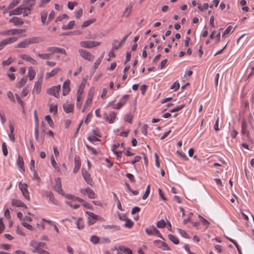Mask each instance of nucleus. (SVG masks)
<instances>
[{"instance_id":"obj_6","label":"nucleus","mask_w":254,"mask_h":254,"mask_svg":"<svg viewBox=\"0 0 254 254\" xmlns=\"http://www.w3.org/2000/svg\"><path fill=\"white\" fill-rule=\"evenodd\" d=\"M103 117L106 122L111 123V109L110 106H108L103 108Z\"/></svg>"},{"instance_id":"obj_33","label":"nucleus","mask_w":254,"mask_h":254,"mask_svg":"<svg viewBox=\"0 0 254 254\" xmlns=\"http://www.w3.org/2000/svg\"><path fill=\"white\" fill-rule=\"evenodd\" d=\"M132 11V6H128L127 7L123 12L122 16L128 17L130 12Z\"/></svg>"},{"instance_id":"obj_47","label":"nucleus","mask_w":254,"mask_h":254,"mask_svg":"<svg viewBox=\"0 0 254 254\" xmlns=\"http://www.w3.org/2000/svg\"><path fill=\"white\" fill-rule=\"evenodd\" d=\"M178 232L182 237L186 239H190V238L185 230L178 229Z\"/></svg>"},{"instance_id":"obj_13","label":"nucleus","mask_w":254,"mask_h":254,"mask_svg":"<svg viewBox=\"0 0 254 254\" xmlns=\"http://www.w3.org/2000/svg\"><path fill=\"white\" fill-rule=\"evenodd\" d=\"M153 243L156 246H157L159 248H161L164 250L166 251L170 250V248L168 246V245L166 243L162 242L160 240H155L154 241Z\"/></svg>"},{"instance_id":"obj_24","label":"nucleus","mask_w":254,"mask_h":254,"mask_svg":"<svg viewBox=\"0 0 254 254\" xmlns=\"http://www.w3.org/2000/svg\"><path fill=\"white\" fill-rule=\"evenodd\" d=\"M73 219L76 220L75 224L78 229L81 230L83 229L84 223L83 219L81 218H78L76 219V218L73 217Z\"/></svg>"},{"instance_id":"obj_50","label":"nucleus","mask_w":254,"mask_h":254,"mask_svg":"<svg viewBox=\"0 0 254 254\" xmlns=\"http://www.w3.org/2000/svg\"><path fill=\"white\" fill-rule=\"evenodd\" d=\"M121 250H123V253L125 254H132V252L131 249L126 248L125 246L121 247Z\"/></svg>"},{"instance_id":"obj_44","label":"nucleus","mask_w":254,"mask_h":254,"mask_svg":"<svg viewBox=\"0 0 254 254\" xmlns=\"http://www.w3.org/2000/svg\"><path fill=\"white\" fill-rule=\"evenodd\" d=\"M13 61H14V59L11 57H9L8 58V59L7 60L3 61L2 62V64L3 66L8 65L10 64H11L12 63H13Z\"/></svg>"},{"instance_id":"obj_49","label":"nucleus","mask_w":254,"mask_h":254,"mask_svg":"<svg viewBox=\"0 0 254 254\" xmlns=\"http://www.w3.org/2000/svg\"><path fill=\"white\" fill-rule=\"evenodd\" d=\"M150 185H148L146 189L145 193H144L143 195L142 196L143 199H145L148 197L149 192H150Z\"/></svg>"},{"instance_id":"obj_7","label":"nucleus","mask_w":254,"mask_h":254,"mask_svg":"<svg viewBox=\"0 0 254 254\" xmlns=\"http://www.w3.org/2000/svg\"><path fill=\"white\" fill-rule=\"evenodd\" d=\"M60 90L61 86L58 85L57 86H53L52 88L48 89L47 93L50 95H53L55 97L59 98L60 97L59 92Z\"/></svg>"},{"instance_id":"obj_37","label":"nucleus","mask_w":254,"mask_h":254,"mask_svg":"<svg viewBox=\"0 0 254 254\" xmlns=\"http://www.w3.org/2000/svg\"><path fill=\"white\" fill-rule=\"evenodd\" d=\"M124 221H125V223L124 225V227L127 228H131L133 226V222L129 219L127 218Z\"/></svg>"},{"instance_id":"obj_15","label":"nucleus","mask_w":254,"mask_h":254,"mask_svg":"<svg viewBox=\"0 0 254 254\" xmlns=\"http://www.w3.org/2000/svg\"><path fill=\"white\" fill-rule=\"evenodd\" d=\"M16 164L19 167V169L22 172H25L24 163L22 157L18 155L17 159L16 160Z\"/></svg>"},{"instance_id":"obj_35","label":"nucleus","mask_w":254,"mask_h":254,"mask_svg":"<svg viewBox=\"0 0 254 254\" xmlns=\"http://www.w3.org/2000/svg\"><path fill=\"white\" fill-rule=\"evenodd\" d=\"M47 12L45 11H42L40 13V16H41V22L43 23V24H46V19L47 17ZM48 23H47V24Z\"/></svg>"},{"instance_id":"obj_41","label":"nucleus","mask_w":254,"mask_h":254,"mask_svg":"<svg viewBox=\"0 0 254 254\" xmlns=\"http://www.w3.org/2000/svg\"><path fill=\"white\" fill-rule=\"evenodd\" d=\"M50 112H53L54 114H56L58 112V106L56 104H52L50 106L49 109Z\"/></svg>"},{"instance_id":"obj_40","label":"nucleus","mask_w":254,"mask_h":254,"mask_svg":"<svg viewBox=\"0 0 254 254\" xmlns=\"http://www.w3.org/2000/svg\"><path fill=\"white\" fill-rule=\"evenodd\" d=\"M21 225L27 229L28 230L31 231H34L35 230L34 227L30 224H28L27 223L25 222H21Z\"/></svg>"},{"instance_id":"obj_48","label":"nucleus","mask_w":254,"mask_h":254,"mask_svg":"<svg viewBox=\"0 0 254 254\" xmlns=\"http://www.w3.org/2000/svg\"><path fill=\"white\" fill-rule=\"evenodd\" d=\"M198 218L200 219L201 221L203 223L204 226H206V228L208 227L210 224V223L205 218H204L200 215H198Z\"/></svg>"},{"instance_id":"obj_54","label":"nucleus","mask_w":254,"mask_h":254,"mask_svg":"<svg viewBox=\"0 0 254 254\" xmlns=\"http://www.w3.org/2000/svg\"><path fill=\"white\" fill-rule=\"evenodd\" d=\"M18 39V38L15 37H11L9 38H6V41L7 42L8 45L10 44H12L16 42Z\"/></svg>"},{"instance_id":"obj_46","label":"nucleus","mask_w":254,"mask_h":254,"mask_svg":"<svg viewBox=\"0 0 254 254\" xmlns=\"http://www.w3.org/2000/svg\"><path fill=\"white\" fill-rule=\"evenodd\" d=\"M95 21V19H92L90 20H86L84 21L83 24H82L81 26L82 27H86L90 25L92 23L94 22Z\"/></svg>"},{"instance_id":"obj_60","label":"nucleus","mask_w":254,"mask_h":254,"mask_svg":"<svg viewBox=\"0 0 254 254\" xmlns=\"http://www.w3.org/2000/svg\"><path fill=\"white\" fill-rule=\"evenodd\" d=\"M0 119L2 124L3 125L6 120V117L4 113L0 112Z\"/></svg>"},{"instance_id":"obj_34","label":"nucleus","mask_w":254,"mask_h":254,"mask_svg":"<svg viewBox=\"0 0 254 254\" xmlns=\"http://www.w3.org/2000/svg\"><path fill=\"white\" fill-rule=\"evenodd\" d=\"M103 57L102 56H101L99 58H98L96 61L95 62L94 65L92 66V69L93 70V72H95L96 69L98 68L99 65L100 64L102 60Z\"/></svg>"},{"instance_id":"obj_28","label":"nucleus","mask_w":254,"mask_h":254,"mask_svg":"<svg viewBox=\"0 0 254 254\" xmlns=\"http://www.w3.org/2000/svg\"><path fill=\"white\" fill-rule=\"evenodd\" d=\"M36 75V72L32 67H30L28 69V77L30 80H32Z\"/></svg>"},{"instance_id":"obj_38","label":"nucleus","mask_w":254,"mask_h":254,"mask_svg":"<svg viewBox=\"0 0 254 254\" xmlns=\"http://www.w3.org/2000/svg\"><path fill=\"white\" fill-rule=\"evenodd\" d=\"M48 54H51V56L55 53H57V47H49L46 49Z\"/></svg>"},{"instance_id":"obj_63","label":"nucleus","mask_w":254,"mask_h":254,"mask_svg":"<svg viewBox=\"0 0 254 254\" xmlns=\"http://www.w3.org/2000/svg\"><path fill=\"white\" fill-rule=\"evenodd\" d=\"M83 10L82 8H80L75 11V17L76 18L79 19L82 16Z\"/></svg>"},{"instance_id":"obj_9","label":"nucleus","mask_w":254,"mask_h":254,"mask_svg":"<svg viewBox=\"0 0 254 254\" xmlns=\"http://www.w3.org/2000/svg\"><path fill=\"white\" fill-rule=\"evenodd\" d=\"M86 213L88 215V222L90 225L94 224L100 218L92 212L87 211Z\"/></svg>"},{"instance_id":"obj_10","label":"nucleus","mask_w":254,"mask_h":254,"mask_svg":"<svg viewBox=\"0 0 254 254\" xmlns=\"http://www.w3.org/2000/svg\"><path fill=\"white\" fill-rule=\"evenodd\" d=\"M55 190L60 194L64 195V192L62 188L61 180L60 178L55 179Z\"/></svg>"},{"instance_id":"obj_23","label":"nucleus","mask_w":254,"mask_h":254,"mask_svg":"<svg viewBox=\"0 0 254 254\" xmlns=\"http://www.w3.org/2000/svg\"><path fill=\"white\" fill-rule=\"evenodd\" d=\"M93 95V90H90L88 94L87 98L85 103V106H88L91 103Z\"/></svg>"},{"instance_id":"obj_30","label":"nucleus","mask_w":254,"mask_h":254,"mask_svg":"<svg viewBox=\"0 0 254 254\" xmlns=\"http://www.w3.org/2000/svg\"><path fill=\"white\" fill-rule=\"evenodd\" d=\"M27 78L26 77H22L21 80L17 83L16 87L18 88H20L23 86L27 82Z\"/></svg>"},{"instance_id":"obj_59","label":"nucleus","mask_w":254,"mask_h":254,"mask_svg":"<svg viewBox=\"0 0 254 254\" xmlns=\"http://www.w3.org/2000/svg\"><path fill=\"white\" fill-rule=\"evenodd\" d=\"M2 150L3 154L4 156H6L8 153L6 145L5 142H3L2 144Z\"/></svg>"},{"instance_id":"obj_55","label":"nucleus","mask_w":254,"mask_h":254,"mask_svg":"<svg viewBox=\"0 0 254 254\" xmlns=\"http://www.w3.org/2000/svg\"><path fill=\"white\" fill-rule=\"evenodd\" d=\"M86 147L87 148V149L91 151L94 155H97L98 154V151L95 149L94 148H93V147L90 146L88 144H86Z\"/></svg>"},{"instance_id":"obj_26","label":"nucleus","mask_w":254,"mask_h":254,"mask_svg":"<svg viewBox=\"0 0 254 254\" xmlns=\"http://www.w3.org/2000/svg\"><path fill=\"white\" fill-rule=\"evenodd\" d=\"M29 45V43L28 39H26L24 40L21 42L19 43L17 46H15V48H25L28 47Z\"/></svg>"},{"instance_id":"obj_1","label":"nucleus","mask_w":254,"mask_h":254,"mask_svg":"<svg viewBox=\"0 0 254 254\" xmlns=\"http://www.w3.org/2000/svg\"><path fill=\"white\" fill-rule=\"evenodd\" d=\"M32 4L31 3H25L23 2L22 4L18 6L16 8L9 11V15L11 16L13 15H19L21 14L23 16L25 17L30 14Z\"/></svg>"},{"instance_id":"obj_2","label":"nucleus","mask_w":254,"mask_h":254,"mask_svg":"<svg viewBox=\"0 0 254 254\" xmlns=\"http://www.w3.org/2000/svg\"><path fill=\"white\" fill-rule=\"evenodd\" d=\"M30 246L34 249L32 251L33 253H36L39 254H48V251L44 250L42 249H41L40 246L39 245V243L34 240H32L30 242Z\"/></svg>"},{"instance_id":"obj_43","label":"nucleus","mask_w":254,"mask_h":254,"mask_svg":"<svg viewBox=\"0 0 254 254\" xmlns=\"http://www.w3.org/2000/svg\"><path fill=\"white\" fill-rule=\"evenodd\" d=\"M87 139L91 143H94V141H99L100 139L95 135H90L87 137Z\"/></svg>"},{"instance_id":"obj_56","label":"nucleus","mask_w":254,"mask_h":254,"mask_svg":"<svg viewBox=\"0 0 254 254\" xmlns=\"http://www.w3.org/2000/svg\"><path fill=\"white\" fill-rule=\"evenodd\" d=\"M156 226L159 228H162L165 226V221L162 219L160 221H158L156 223Z\"/></svg>"},{"instance_id":"obj_11","label":"nucleus","mask_w":254,"mask_h":254,"mask_svg":"<svg viewBox=\"0 0 254 254\" xmlns=\"http://www.w3.org/2000/svg\"><path fill=\"white\" fill-rule=\"evenodd\" d=\"M80 191L81 193L85 195L87 194L88 197L90 199H94L96 198V194L94 191L89 188H87L85 189H81Z\"/></svg>"},{"instance_id":"obj_31","label":"nucleus","mask_w":254,"mask_h":254,"mask_svg":"<svg viewBox=\"0 0 254 254\" xmlns=\"http://www.w3.org/2000/svg\"><path fill=\"white\" fill-rule=\"evenodd\" d=\"M131 34V32H130L128 34H127L126 36H125L123 39L121 41V42L119 43V45L117 47H116L115 46L112 45V48H114L115 49L117 50L118 48H119L120 47L122 46L123 44H124L126 41L127 39V38L128 36Z\"/></svg>"},{"instance_id":"obj_20","label":"nucleus","mask_w":254,"mask_h":254,"mask_svg":"<svg viewBox=\"0 0 254 254\" xmlns=\"http://www.w3.org/2000/svg\"><path fill=\"white\" fill-rule=\"evenodd\" d=\"M74 167L73 168V173L77 172L80 167V158L78 156H75L74 159Z\"/></svg>"},{"instance_id":"obj_39","label":"nucleus","mask_w":254,"mask_h":254,"mask_svg":"<svg viewBox=\"0 0 254 254\" xmlns=\"http://www.w3.org/2000/svg\"><path fill=\"white\" fill-rule=\"evenodd\" d=\"M90 241L93 244L96 245L98 243H100V238H98L97 236L92 235L90 238Z\"/></svg>"},{"instance_id":"obj_64","label":"nucleus","mask_w":254,"mask_h":254,"mask_svg":"<svg viewBox=\"0 0 254 254\" xmlns=\"http://www.w3.org/2000/svg\"><path fill=\"white\" fill-rule=\"evenodd\" d=\"M49 201L50 202L55 204V205H58L59 204V202L55 198L54 196H53V195H50V197L49 198Z\"/></svg>"},{"instance_id":"obj_25","label":"nucleus","mask_w":254,"mask_h":254,"mask_svg":"<svg viewBox=\"0 0 254 254\" xmlns=\"http://www.w3.org/2000/svg\"><path fill=\"white\" fill-rule=\"evenodd\" d=\"M21 58L23 60L30 62L32 64H36L37 63L36 61L29 55L23 54L21 56Z\"/></svg>"},{"instance_id":"obj_22","label":"nucleus","mask_w":254,"mask_h":254,"mask_svg":"<svg viewBox=\"0 0 254 254\" xmlns=\"http://www.w3.org/2000/svg\"><path fill=\"white\" fill-rule=\"evenodd\" d=\"M61 69L60 68H55L54 69H53L51 71L49 72H47L46 74V78L48 79L50 77L54 76L59 73Z\"/></svg>"},{"instance_id":"obj_12","label":"nucleus","mask_w":254,"mask_h":254,"mask_svg":"<svg viewBox=\"0 0 254 254\" xmlns=\"http://www.w3.org/2000/svg\"><path fill=\"white\" fill-rule=\"evenodd\" d=\"M11 204L12 206L27 208L26 205L21 200L18 199L12 198L11 200Z\"/></svg>"},{"instance_id":"obj_51","label":"nucleus","mask_w":254,"mask_h":254,"mask_svg":"<svg viewBox=\"0 0 254 254\" xmlns=\"http://www.w3.org/2000/svg\"><path fill=\"white\" fill-rule=\"evenodd\" d=\"M153 235H156L157 237L164 240L160 232L156 229V227L153 226Z\"/></svg>"},{"instance_id":"obj_16","label":"nucleus","mask_w":254,"mask_h":254,"mask_svg":"<svg viewBox=\"0 0 254 254\" xmlns=\"http://www.w3.org/2000/svg\"><path fill=\"white\" fill-rule=\"evenodd\" d=\"M9 22L10 23H13L14 25L16 26H20L23 24V21L22 20L17 17H13L9 19Z\"/></svg>"},{"instance_id":"obj_45","label":"nucleus","mask_w":254,"mask_h":254,"mask_svg":"<svg viewBox=\"0 0 254 254\" xmlns=\"http://www.w3.org/2000/svg\"><path fill=\"white\" fill-rule=\"evenodd\" d=\"M45 119L46 121H47L50 127H53L54 126V122L50 115H46L45 117Z\"/></svg>"},{"instance_id":"obj_17","label":"nucleus","mask_w":254,"mask_h":254,"mask_svg":"<svg viewBox=\"0 0 254 254\" xmlns=\"http://www.w3.org/2000/svg\"><path fill=\"white\" fill-rule=\"evenodd\" d=\"M74 105L73 104L65 103L63 105V108L64 112L66 113L72 112Z\"/></svg>"},{"instance_id":"obj_32","label":"nucleus","mask_w":254,"mask_h":254,"mask_svg":"<svg viewBox=\"0 0 254 254\" xmlns=\"http://www.w3.org/2000/svg\"><path fill=\"white\" fill-rule=\"evenodd\" d=\"M168 238L174 244H175L176 245H178L179 244L180 241H179V239L178 238V237H177L176 236L172 235V234H169Z\"/></svg>"},{"instance_id":"obj_53","label":"nucleus","mask_w":254,"mask_h":254,"mask_svg":"<svg viewBox=\"0 0 254 254\" xmlns=\"http://www.w3.org/2000/svg\"><path fill=\"white\" fill-rule=\"evenodd\" d=\"M64 18H68V16L66 14H63L61 15H59L58 17L56 18L55 21H61Z\"/></svg>"},{"instance_id":"obj_5","label":"nucleus","mask_w":254,"mask_h":254,"mask_svg":"<svg viewBox=\"0 0 254 254\" xmlns=\"http://www.w3.org/2000/svg\"><path fill=\"white\" fill-rule=\"evenodd\" d=\"M19 188L22 193L23 196L27 200H29L30 199L29 191L28 190V186L26 183H19Z\"/></svg>"},{"instance_id":"obj_14","label":"nucleus","mask_w":254,"mask_h":254,"mask_svg":"<svg viewBox=\"0 0 254 254\" xmlns=\"http://www.w3.org/2000/svg\"><path fill=\"white\" fill-rule=\"evenodd\" d=\"M69 84V80H66L64 82L63 85V95L64 96L67 95L70 91Z\"/></svg>"},{"instance_id":"obj_62","label":"nucleus","mask_w":254,"mask_h":254,"mask_svg":"<svg viewBox=\"0 0 254 254\" xmlns=\"http://www.w3.org/2000/svg\"><path fill=\"white\" fill-rule=\"evenodd\" d=\"M110 242L109 238H102L100 239V243L101 244H109Z\"/></svg>"},{"instance_id":"obj_19","label":"nucleus","mask_w":254,"mask_h":254,"mask_svg":"<svg viewBox=\"0 0 254 254\" xmlns=\"http://www.w3.org/2000/svg\"><path fill=\"white\" fill-rule=\"evenodd\" d=\"M41 83L42 80L41 79L35 82L33 90V93L39 94L40 92L41 89Z\"/></svg>"},{"instance_id":"obj_52","label":"nucleus","mask_w":254,"mask_h":254,"mask_svg":"<svg viewBox=\"0 0 254 254\" xmlns=\"http://www.w3.org/2000/svg\"><path fill=\"white\" fill-rule=\"evenodd\" d=\"M179 88L180 84L177 81L174 82L170 87L171 89H174L175 91H177L179 89Z\"/></svg>"},{"instance_id":"obj_21","label":"nucleus","mask_w":254,"mask_h":254,"mask_svg":"<svg viewBox=\"0 0 254 254\" xmlns=\"http://www.w3.org/2000/svg\"><path fill=\"white\" fill-rule=\"evenodd\" d=\"M28 40L29 41V45L39 43L43 41V39L41 37H33L28 38Z\"/></svg>"},{"instance_id":"obj_57","label":"nucleus","mask_w":254,"mask_h":254,"mask_svg":"<svg viewBox=\"0 0 254 254\" xmlns=\"http://www.w3.org/2000/svg\"><path fill=\"white\" fill-rule=\"evenodd\" d=\"M77 4V2L76 1L71 2L69 1L67 3V7L69 9L72 10L74 7Z\"/></svg>"},{"instance_id":"obj_36","label":"nucleus","mask_w":254,"mask_h":254,"mask_svg":"<svg viewBox=\"0 0 254 254\" xmlns=\"http://www.w3.org/2000/svg\"><path fill=\"white\" fill-rule=\"evenodd\" d=\"M37 56L43 60H49L51 59V54L48 53L38 54Z\"/></svg>"},{"instance_id":"obj_18","label":"nucleus","mask_w":254,"mask_h":254,"mask_svg":"<svg viewBox=\"0 0 254 254\" xmlns=\"http://www.w3.org/2000/svg\"><path fill=\"white\" fill-rule=\"evenodd\" d=\"M82 174L84 180L87 182V183L90 185L92 183V179L88 172L86 170L82 169Z\"/></svg>"},{"instance_id":"obj_42","label":"nucleus","mask_w":254,"mask_h":254,"mask_svg":"<svg viewBox=\"0 0 254 254\" xmlns=\"http://www.w3.org/2000/svg\"><path fill=\"white\" fill-rule=\"evenodd\" d=\"M20 2L19 0H13L8 5V8L12 9L16 6Z\"/></svg>"},{"instance_id":"obj_29","label":"nucleus","mask_w":254,"mask_h":254,"mask_svg":"<svg viewBox=\"0 0 254 254\" xmlns=\"http://www.w3.org/2000/svg\"><path fill=\"white\" fill-rule=\"evenodd\" d=\"M75 25V21L74 20L70 21L66 25H63L62 29L63 30H70L72 29Z\"/></svg>"},{"instance_id":"obj_3","label":"nucleus","mask_w":254,"mask_h":254,"mask_svg":"<svg viewBox=\"0 0 254 254\" xmlns=\"http://www.w3.org/2000/svg\"><path fill=\"white\" fill-rule=\"evenodd\" d=\"M81 47L84 48H92L100 45L101 42L94 41H83L80 42Z\"/></svg>"},{"instance_id":"obj_58","label":"nucleus","mask_w":254,"mask_h":254,"mask_svg":"<svg viewBox=\"0 0 254 254\" xmlns=\"http://www.w3.org/2000/svg\"><path fill=\"white\" fill-rule=\"evenodd\" d=\"M147 125H143L141 128V133L145 135H146L147 133Z\"/></svg>"},{"instance_id":"obj_4","label":"nucleus","mask_w":254,"mask_h":254,"mask_svg":"<svg viewBox=\"0 0 254 254\" xmlns=\"http://www.w3.org/2000/svg\"><path fill=\"white\" fill-rule=\"evenodd\" d=\"M78 53L81 58L85 60L90 62L93 61L94 58V56L93 55L85 50L79 49Z\"/></svg>"},{"instance_id":"obj_61","label":"nucleus","mask_w":254,"mask_h":254,"mask_svg":"<svg viewBox=\"0 0 254 254\" xmlns=\"http://www.w3.org/2000/svg\"><path fill=\"white\" fill-rule=\"evenodd\" d=\"M33 172V179L36 181L38 183H40V178L39 177L35 170L32 171Z\"/></svg>"},{"instance_id":"obj_27","label":"nucleus","mask_w":254,"mask_h":254,"mask_svg":"<svg viewBox=\"0 0 254 254\" xmlns=\"http://www.w3.org/2000/svg\"><path fill=\"white\" fill-rule=\"evenodd\" d=\"M0 34L3 36H9L15 35V29H11L4 30L0 32Z\"/></svg>"},{"instance_id":"obj_8","label":"nucleus","mask_w":254,"mask_h":254,"mask_svg":"<svg viewBox=\"0 0 254 254\" xmlns=\"http://www.w3.org/2000/svg\"><path fill=\"white\" fill-rule=\"evenodd\" d=\"M129 98V95H125L120 100V101L116 104L113 105V108L116 109H119L122 107L124 106L126 103H127V101L128 100ZM113 102H112V103Z\"/></svg>"}]
</instances>
